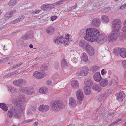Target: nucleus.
Returning a JSON list of instances; mask_svg holds the SVG:
<instances>
[{"label":"nucleus","instance_id":"f257e3e1","mask_svg":"<svg viewBox=\"0 0 126 126\" xmlns=\"http://www.w3.org/2000/svg\"><path fill=\"white\" fill-rule=\"evenodd\" d=\"M80 34L81 37H83L86 40L92 42H104L107 39L105 35H100V32L95 28L82 29L80 31Z\"/></svg>","mask_w":126,"mask_h":126},{"label":"nucleus","instance_id":"a878e982","mask_svg":"<svg viewBox=\"0 0 126 126\" xmlns=\"http://www.w3.org/2000/svg\"><path fill=\"white\" fill-rule=\"evenodd\" d=\"M81 61H83L85 62H87L88 60V56L86 53L85 52L82 53L81 54Z\"/></svg>","mask_w":126,"mask_h":126},{"label":"nucleus","instance_id":"13d9d810","mask_svg":"<svg viewBox=\"0 0 126 126\" xmlns=\"http://www.w3.org/2000/svg\"><path fill=\"white\" fill-rule=\"evenodd\" d=\"M101 74L103 75H104V74H105L104 71V69H103L102 70L101 72Z\"/></svg>","mask_w":126,"mask_h":126},{"label":"nucleus","instance_id":"6e6d98bb","mask_svg":"<svg viewBox=\"0 0 126 126\" xmlns=\"http://www.w3.org/2000/svg\"><path fill=\"white\" fill-rule=\"evenodd\" d=\"M52 82V81L48 80L47 81V83L48 85H50L51 84Z\"/></svg>","mask_w":126,"mask_h":126},{"label":"nucleus","instance_id":"a19ab883","mask_svg":"<svg viewBox=\"0 0 126 126\" xmlns=\"http://www.w3.org/2000/svg\"><path fill=\"white\" fill-rule=\"evenodd\" d=\"M83 74L82 70H81V69L79 70L77 73L78 75L79 76L83 75Z\"/></svg>","mask_w":126,"mask_h":126},{"label":"nucleus","instance_id":"9b49d317","mask_svg":"<svg viewBox=\"0 0 126 126\" xmlns=\"http://www.w3.org/2000/svg\"><path fill=\"white\" fill-rule=\"evenodd\" d=\"M54 7V5L52 4L42 5L41 6V8L43 10L49 11Z\"/></svg>","mask_w":126,"mask_h":126},{"label":"nucleus","instance_id":"f03ea898","mask_svg":"<svg viewBox=\"0 0 126 126\" xmlns=\"http://www.w3.org/2000/svg\"><path fill=\"white\" fill-rule=\"evenodd\" d=\"M19 107L14 106H12L8 111L7 114L8 117L11 118L14 115V117L17 119H19L21 118V116L19 110L23 112L24 111L25 107L24 104L20 103Z\"/></svg>","mask_w":126,"mask_h":126},{"label":"nucleus","instance_id":"412c9836","mask_svg":"<svg viewBox=\"0 0 126 126\" xmlns=\"http://www.w3.org/2000/svg\"><path fill=\"white\" fill-rule=\"evenodd\" d=\"M55 29L52 27H50L47 28L46 32L49 35H51L54 33Z\"/></svg>","mask_w":126,"mask_h":126},{"label":"nucleus","instance_id":"e433bc0d","mask_svg":"<svg viewBox=\"0 0 126 126\" xmlns=\"http://www.w3.org/2000/svg\"><path fill=\"white\" fill-rule=\"evenodd\" d=\"M118 78L117 77H114L113 79L111 81V82H115L116 84H117L118 83Z\"/></svg>","mask_w":126,"mask_h":126},{"label":"nucleus","instance_id":"e2e57ef3","mask_svg":"<svg viewBox=\"0 0 126 126\" xmlns=\"http://www.w3.org/2000/svg\"><path fill=\"white\" fill-rule=\"evenodd\" d=\"M33 119H29L27 121V122H31L33 121Z\"/></svg>","mask_w":126,"mask_h":126},{"label":"nucleus","instance_id":"a18cd8bd","mask_svg":"<svg viewBox=\"0 0 126 126\" xmlns=\"http://www.w3.org/2000/svg\"><path fill=\"white\" fill-rule=\"evenodd\" d=\"M59 63L58 62L56 63H55V69H58L59 67Z\"/></svg>","mask_w":126,"mask_h":126},{"label":"nucleus","instance_id":"cd10ccee","mask_svg":"<svg viewBox=\"0 0 126 126\" xmlns=\"http://www.w3.org/2000/svg\"><path fill=\"white\" fill-rule=\"evenodd\" d=\"M0 108L5 111H7L8 110V108L6 104L4 103H0Z\"/></svg>","mask_w":126,"mask_h":126},{"label":"nucleus","instance_id":"f704fd0d","mask_svg":"<svg viewBox=\"0 0 126 126\" xmlns=\"http://www.w3.org/2000/svg\"><path fill=\"white\" fill-rule=\"evenodd\" d=\"M119 52H120V49L119 48H115L113 50V52L116 55H118Z\"/></svg>","mask_w":126,"mask_h":126},{"label":"nucleus","instance_id":"c85d7f7f","mask_svg":"<svg viewBox=\"0 0 126 126\" xmlns=\"http://www.w3.org/2000/svg\"><path fill=\"white\" fill-rule=\"evenodd\" d=\"M8 91L12 94L15 93L17 92L16 88L13 86H9L8 87Z\"/></svg>","mask_w":126,"mask_h":126},{"label":"nucleus","instance_id":"37998d69","mask_svg":"<svg viewBox=\"0 0 126 126\" xmlns=\"http://www.w3.org/2000/svg\"><path fill=\"white\" fill-rule=\"evenodd\" d=\"M19 22V20L17 19L11 21V24H14Z\"/></svg>","mask_w":126,"mask_h":126},{"label":"nucleus","instance_id":"b1692460","mask_svg":"<svg viewBox=\"0 0 126 126\" xmlns=\"http://www.w3.org/2000/svg\"><path fill=\"white\" fill-rule=\"evenodd\" d=\"M71 84L72 87L74 89L78 88L79 87V83L77 80H73L71 81Z\"/></svg>","mask_w":126,"mask_h":126},{"label":"nucleus","instance_id":"c03bdc74","mask_svg":"<svg viewBox=\"0 0 126 126\" xmlns=\"http://www.w3.org/2000/svg\"><path fill=\"white\" fill-rule=\"evenodd\" d=\"M19 82V83L20 85V84L23 83L24 82H25V80H23L22 79H18Z\"/></svg>","mask_w":126,"mask_h":126},{"label":"nucleus","instance_id":"4c0bfd02","mask_svg":"<svg viewBox=\"0 0 126 126\" xmlns=\"http://www.w3.org/2000/svg\"><path fill=\"white\" fill-rule=\"evenodd\" d=\"M124 26L122 29V31L124 32H126V19L124 21Z\"/></svg>","mask_w":126,"mask_h":126},{"label":"nucleus","instance_id":"c9c22d12","mask_svg":"<svg viewBox=\"0 0 126 126\" xmlns=\"http://www.w3.org/2000/svg\"><path fill=\"white\" fill-rule=\"evenodd\" d=\"M12 15L9 12L6 13L4 15V16L7 18H10L11 17Z\"/></svg>","mask_w":126,"mask_h":126},{"label":"nucleus","instance_id":"39448f33","mask_svg":"<svg viewBox=\"0 0 126 126\" xmlns=\"http://www.w3.org/2000/svg\"><path fill=\"white\" fill-rule=\"evenodd\" d=\"M112 27L113 30H115V31H119V29L121 27V22L118 19H115L112 23Z\"/></svg>","mask_w":126,"mask_h":126},{"label":"nucleus","instance_id":"3c124183","mask_svg":"<svg viewBox=\"0 0 126 126\" xmlns=\"http://www.w3.org/2000/svg\"><path fill=\"white\" fill-rule=\"evenodd\" d=\"M62 2H60V1H58V2H56L55 4V5H60L61 4H62Z\"/></svg>","mask_w":126,"mask_h":126},{"label":"nucleus","instance_id":"58836bf2","mask_svg":"<svg viewBox=\"0 0 126 126\" xmlns=\"http://www.w3.org/2000/svg\"><path fill=\"white\" fill-rule=\"evenodd\" d=\"M13 84L15 86H19V84L18 80H14L13 82Z\"/></svg>","mask_w":126,"mask_h":126},{"label":"nucleus","instance_id":"aec40b11","mask_svg":"<svg viewBox=\"0 0 126 126\" xmlns=\"http://www.w3.org/2000/svg\"><path fill=\"white\" fill-rule=\"evenodd\" d=\"M88 44L86 41L83 40H80L79 43V46L84 49Z\"/></svg>","mask_w":126,"mask_h":126},{"label":"nucleus","instance_id":"8fccbe9b","mask_svg":"<svg viewBox=\"0 0 126 126\" xmlns=\"http://www.w3.org/2000/svg\"><path fill=\"white\" fill-rule=\"evenodd\" d=\"M57 18V16H52L51 17V20L52 21H53L55 20Z\"/></svg>","mask_w":126,"mask_h":126},{"label":"nucleus","instance_id":"c756f323","mask_svg":"<svg viewBox=\"0 0 126 126\" xmlns=\"http://www.w3.org/2000/svg\"><path fill=\"white\" fill-rule=\"evenodd\" d=\"M17 2L16 0H11L8 2V5L11 7H13Z\"/></svg>","mask_w":126,"mask_h":126},{"label":"nucleus","instance_id":"20e7f679","mask_svg":"<svg viewBox=\"0 0 126 126\" xmlns=\"http://www.w3.org/2000/svg\"><path fill=\"white\" fill-rule=\"evenodd\" d=\"M51 104V109L53 110H59L64 106L63 103L60 100L52 101Z\"/></svg>","mask_w":126,"mask_h":126},{"label":"nucleus","instance_id":"4468645a","mask_svg":"<svg viewBox=\"0 0 126 126\" xmlns=\"http://www.w3.org/2000/svg\"><path fill=\"white\" fill-rule=\"evenodd\" d=\"M77 98L79 100L82 101L83 99L84 96L83 92L80 89L77 90L76 92Z\"/></svg>","mask_w":126,"mask_h":126},{"label":"nucleus","instance_id":"774afa93","mask_svg":"<svg viewBox=\"0 0 126 126\" xmlns=\"http://www.w3.org/2000/svg\"><path fill=\"white\" fill-rule=\"evenodd\" d=\"M114 114V113L111 112V113H110L109 114V115L112 116V115H113Z\"/></svg>","mask_w":126,"mask_h":126},{"label":"nucleus","instance_id":"bf43d9fd","mask_svg":"<svg viewBox=\"0 0 126 126\" xmlns=\"http://www.w3.org/2000/svg\"><path fill=\"white\" fill-rule=\"evenodd\" d=\"M76 5H77V4L76 5H75L74 6H73L72 7H71V9H72V8L73 9H75L77 7Z\"/></svg>","mask_w":126,"mask_h":126},{"label":"nucleus","instance_id":"5701e85b","mask_svg":"<svg viewBox=\"0 0 126 126\" xmlns=\"http://www.w3.org/2000/svg\"><path fill=\"white\" fill-rule=\"evenodd\" d=\"M92 88L98 92L100 91L102 88L98 84H94L92 85Z\"/></svg>","mask_w":126,"mask_h":126},{"label":"nucleus","instance_id":"de8ad7c7","mask_svg":"<svg viewBox=\"0 0 126 126\" xmlns=\"http://www.w3.org/2000/svg\"><path fill=\"white\" fill-rule=\"evenodd\" d=\"M122 64L124 67L126 68V60L123 61L122 62Z\"/></svg>","mask_w":126,"mask_h":126},{"label":"nucleus","instance_id":"0e129e2a","mask_svg":"<svg viewBox=\"0 0 126 126\" xmlns=\"http://www.w3.org/2000/svg\"><path fill=\"white\" fill-rule=\"evenodd\" d=\"M22 64V63H19L18 64H16V65H17V67H19V66L20 65Z\"/></svg>","mask_w":126,"mask_h":126},{"label":"nucleus","instance_id":"393cba45","mask_svg":"<svg viewBox=\"0 0 126 126\" xmlns=\"http://www.w3.org/2000/svg\"><path fill=\"white\" fill-rule=\"evenodd\" d=\"M119 54L121 57L125 58L126 55V49L124 48L120 49Z\"/></svg>","mask_w":126,"mask_h":126},{"label":"nucleus","instance_id":"ea45409f","mask_svg":"<svg viewBox=\"0 0 126 126\" xmlns=\"http://www.w3.org/2000/svg\"><path fill=\"white\" fill-rule=\"evenodd\" d=\"M99 67L96 65H94L93 66V70L94 71H96L99 69Z\"/></svg>","mask_w":126,"mask_h":126},{"label":"nucleus","instance_id":"603ef678","mask_svg":"<svg viewBox=\"0 0 126 126\" xmlns=\"http://www.w3.org/2000/svg\"><path fill=\"white\" fill-rule=\"evenodd\" d=\"M32 110V111L34 112L36 110V108L34 106H32L31 107Z\"/></svg>","mask_w":126,"mask_h":126},{"label":"nucleus","instance_id":"72a5a7b5","mask_svg":"<svg viewBox=\"0 0 126 126\" xmlns=\"http://www.w3.org/2000/svg\"><path fill=\"white\" fill-rule=\"evenodd\" d=\"M84 83L86 86H90L91 85L92 86V85L93 84V82H92L91 80H89L85 81L84 82Z\"/></svg>","mask_w":126,"mask_h":126},{"label":"nucleus","instance_id":"864d4df0","mask_svg":"<svg viewBox=\"0 0 126 126\" xmlns=\"http://www.w3.org/2000/svg\"><path fill=\"white\" fill-rule=\"evenodd\" d=\"M69 34H67L65 36V39L67 40H68L69 41H70V40L69 39Z\"/></svg>","mask_w":126,"mask_h":126},{"label":"nucleus","instance_id":"dca6fc26","mask_svg":"<svg viewBox=\"0 0 126 126\" xmlns=\"http://www.w3.org/2000/svg\"><path fill=\"white\" fill-rule=\"evenodd\" d=\"M94 78L95 81L97 82H100L102 78L100 73L99 72H96L94 75Z\"/></svg>","mask_w":126,"mask_h":126},{"label":"nucleus","instance_id":"bb28decb","mask_svg":"<svg viewBox=\"0 0 126 126\" xmlns=\"http://www.w3.org/2000/svg\"><path fill=\"white\" fill-rule=\"evenodd\" d=\"M101 19L102 21L104 23H107L109 22V19L108 17L106 15L102 16L101 18Z\"/></svg>","mask_w":126,"mask_h":126},{"label":"nucleus","instance_id":"4d7b16f0","mask_svg":"<svg viewBox=\"0 0 126 126\" xmlns=\"http://www.w3.org/2000/svg\"><path fill=\"white\" fill-rule=\"evenodd\" d=\"M16 11V10H13L11 11H10V12L11 14V15H13V13H15Z\"/></svg>","mask_w":126,"mask_h":126},{"label":"nucleus","instance_id":"f8f14e48","mask_svg":"<svg viewBox=\"0 0 126 126\" xmlns=\"http://www.w3.org/2000/svg\"><path fill=\"white\" fill-rule=\"evenodd\" d=\"M33 32L30 31L28 32L26 34H25L22 37V39L25 40L31 39L33 37Z\"/></svg>","mask_w":126,"mask_h":126},{"label":"nucleus","instance_id":"2f4dec72","mask_svg":"<svg viewBox=\"0 0 126 126\" xmlns=\"http://www.w3.org/2000/svg\"><path fill=\"white\" fill-rule=\"evenodd\" d=\"M40 93L46 94L47 92V88L46 87L41 88L39 90Z\"/></svg>","mask_w":126,"mask_h":126},{"label":"nucleus","instance_id":"ddd939ff","mask_svg":"<svg viewBox=\"0 0 126 126\" xmlns=\"http://www.w3.org/2000/svg\"><path fill=\"white\" fill-rule=\"evenodd\" d=\"M49 109V107L48 105H41L39 107V111L42 112H45L48 111Z\"/></svg>","mask_w":126,"mask_h":126},{"label":"nucleus","instance_id":"1a4fd4ad","mask_svg":"<svg viewBox=\"0 0 126 126\" xmlns=\"http://www.w3.org/2000/svg\"><path fill=\"white\" fill-rule=\"evenodd\" d=\"M64 40V37H63L62 36H61L60 37H57L56 39H54V43H56L57 42L58 44H59L60 43L62 44L64 43V46H66L68 45V44L66 43V42Z\"/></svg>","mask_w":126,"mask_h":126},{"label":"nucleus","instance_id":"49530a36","mask_svg":"<svg viewBox=\"0 0 126 126\" xmlns=\"http://www.w3.org/2000/svg\"><path fill=\"white\" fill-rule=\"evenodd\" d=\"M24 17L25 16L24 15H21L20 16H19L18 19L19 20V22L22 20L24 18Z\"/></svg>","mask_w":126,"mask_h":126},{"label":"nucleus","instance_id":"79ce46f5","mask_svg":"<svg viewBox=\"0 0 126 126\" xmlns=\"http://www.w3.org/2000/svg\"><path fill=\"white\" fill-rule=\"evenodd\" d=\"M67 63L66 62L65 60L64 59H63L62 62V66H64V65H66Z\"/></svg>","mask_w":126,"mask_h":126},{"label":"nucleus","instance_id":"6ab92c4d","mask_svg":"<svg viewBox=\"0 0 126 126\" xmlns=\"http://www.w3.org/2000/svg\"><path fill=\"white\" fill-rule=\"evenodd\" d=\"M99 84L101 86L105 87L108 84V80L107 79H101L99 82Z\"/></svg>","mask_w":126,"mask_h":126},{"label":"nucleus","instance_id":"9d476101","mask_svg":"<svg viewBox=\"0 0 126 126\" xmlns=\"http://www.w3.org/2000/svg\"><path fill=\"white\" fill-rule=\"evenodd\" d=\"M108 95V93L105 92L103 94L98 95L96 96V98L98 100L99 102H101L105 99Z\"/></svg>","mask_w":126,"mask_h":126},{"label":"nucleus","instance_id":"6e6552de","mask_svg":"<svg viewBox=\"0 0 126 126\" xmlns=\"http://www.w3.org/2000/svg\"><path fill=\"white\" fill-rule=\"evenodd\" d=\"M33 75L34 77L38 79H41L44 77L46 74L44 72L42 73L41 71L39 72L36 71L34 72Z\"/></svg>","mask_w":126,"mask_h":126},{"label":"nucleus","instance_id":"7ed1b4c3","mask_svg":"<svg viewBox=\"0 0 126 126\" xmlns=\"http://www.w3.org/2000/svg\"><path fill=\"white\" fill-rule=\"evenodd\" d=\"M118 32V31H115V30H113L109 34L108 37L105 34H100V35H102V36L104 35H105L107 39L104 42L100 41L99 42H97L100 44L101 43L106 42L107 40L110 42H112L115 41L117 38V34Z\"/></svg>","mask_w":126,"mask_h":126},{"label":"nucleus","instance_id":"338daca9","mask_svg":"<svg viewBox=\"0 0 126 126\" xmlns=\"http://www.w3.org/2000/svg\"><path fill=\"white\" fill-rule=\"evenodd\" d=\"M11 76V73H9V74H7L6 75V76L7 77H9V76Z\"/></svg>","mask_w":126,"mask_h":126},{"label":"nucleus","instance_id":"0eeeda50","mask_svg":"<svg viewBox=\"0 0 126 126\" xmlns=\"http://www.w3.org/2000/svg\"><path fill=\"white\" fill-rule=\"evenodd\" d=\"M85 50L88 54L90 56L93 55L94 53V51L93 48L88 44L84 49Z\"/></svg>","mask_w":126,"mask_h":126},{"label":"nucleus","instance_id":"473e14b6","mask_svg":"<svg viewBox=\"0 0 126 126\" xmlns=\"http://www.w3.org/2000/svg\"><path fill=\"white\" fill-rule=\"evenodd\" d=\"M88 68L87 67H83L82 71L83 73V75L86 76L88 73Z\"/></svg>","mask_w":126,"mask_h":126},{"label":"nucleus","instance_id":"7c9ffc66","mask_svg":"<svg viewBox=\"0 0 126 126\" xmlns=\"http://www.w3.org/2000/svg\"><path fill=\"white\" fill-rule=\"evenodd\" d=\"M41 72L42 73L43 72H44L45 74V71H46L47 70V66L46 64H42L41 67L40 68Z\"/></svg>","mask_w":126,"mask_h":126},{"label":"nucleus","instance_id":"a211bd4d","mask_svg":"<svg viewBox=\"0 0 126 126\" xmlns=\"http://www.w3.org/2000/svg\"><path fill=\"white\" fill-rule=\"evenodd\" d=\"M69 104L70 106L72 107H75L77 105L76 100L73 98L72 97L69 98Z\"/></svg>","mask_w":126,"mask_h":126},{"label":"nucleus","instance_id":"2eb2a0df","mask_svg":"<svg viewBox=\"0 0 126 126\" xmlns=\"http://www.w3.org/2000/svg\"><path fill=\"white\" fill-rule=\"evenodd\" d=\"M19 90L21 92L29 94H32L33 92L28 90V88L23 87H21L19 89Z\"/></svg>","mask_w":126,"mask_h":126},{"label":"nucleus","instance_id":"5fc2aeb1","mask_svg":"<svg viewBox=\"0 0 126 126\" xmlns=\"http://www.w3.org/2000/svg\"><path fill=\"white\" fill-rule=\"evenodd\" d=\"M27 114L28 115H30L32 114V113L31 111L29 110L27 111Z\"/></svg>","mask_w":126,"mask_h":126},{"label":"nucleus","instance_id":"f3484780","mask_svg":"<svg viewBox=\"0 0 126 126\" xmlns=\"http://www.w3.org/2000/svg\"><path fill=\"white\" fill-rule=\"evenodd\" d=\"M92 22L93 25L97 27H99L100 24V21L98 18L93 19L92 20Z\"/></svg>","mask_w":126,"mask_h":126},{"label":"nucleus","instance_id":"052dcab7","mask_svg":"<svg viewBox=\"0 0 126 126\" xmlns=\"http://www.w3.org/2000/svg\"><path fill=\"white\" fill-rule=\"evenodd\" d=\"M17 67V65H16L14 66L13 67V68H12V69H13L14 68H17V67Z\"/></svg>","mask_w":126,"mask_h":126},{"label":"nucleus","instance_id":"09e8293b","mask_svg":"<svg viewBox=\"0 0 126 126\" xmlns=\"http://www.w3.org/2000/svg\"><path fill=\"white\" fill-rule=\"evenodd\" d=\"M126 7V4H124L121 6L120 7V8L122 10Z\"/></svg>","mask_w":126,"mask_h":126},{"label":"nucleus","instance_id":"4be33fe9","mask_svg":"<svg viewBox=\"0 0 126 126\" xmlns=\"http://www.w3.org/2000/svg\"><path fill=\"white\" fill-rule=\"evenodd\" d=\"M84 89L86 94L89 95L91 94V90L90 86H88L84 87Z\"/></svg>","mask_w":126,"mask_h":126},{"label":"nucleus","instance_id":"423d86ee","mask_svg":"<svg viewBox=\"0 0 126 126\" xmlns=\"http://www.w3.org/2000/svg\"><path fill=\"white\" fill-rule=\"evenodd\" d=\"M126 96L125 94L123 91L118 93L116 94V99L120 102H122Z\"/></svg>","mask_w":126,"mask_h":126},{"label":"nucleus","instance_id":"69168bd1","mask_svg":"<svg viewBox=\"0 0 126 126\" xmlns=\"http://www.w3.org/2000/svg\"><path fill=\"white\" fill-rule=\"evenodd\" d=\"M115 124L113 122L109 126H113Z\"/></svg>","mask_w":126,"mask_h":126},{"label":"nucleus","instance_id":"680f3d73","mask_svg":"<svg viewBox=\"0 0 126 126\" xmlns=\"http://www.w3.org/2000/svg\"><path fill=\"white\" fill-rule=\"evenodd\" d=\"M2 59H3V61H5V60H7L8 59V58L7 57L6 58H2Z\"/></svg>","mask_w":126,"mask_h":126}]
</instances>
